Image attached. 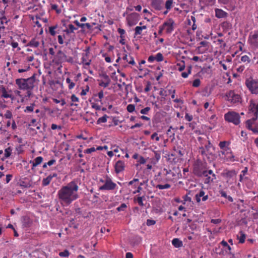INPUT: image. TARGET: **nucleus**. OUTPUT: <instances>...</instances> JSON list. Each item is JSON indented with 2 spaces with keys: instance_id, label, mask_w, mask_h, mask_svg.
Here are the masks:
<instances>
[{
  "instance_id": "3",
  "label": "nucleus",
  "mask_w": 258,
  "mask_h": 258,
  "mask_svg": "<svg viewBox=\"0 0 258 258\" xmlns=\"http://www.w3.org/2000/svg\"><path fill=\"white\" fill-rule=\"evenodd\" d=\"M78 186L74 182H72L66 186V204H70L78 198Z\"/></svg>"
},
{
  "instance_id": "13",
  "label": "nucleus",
  "mask_w": 258,
  "mask_h": 258,
  "mask_svg": "<svg viewBox=\"0 0 258 258\" xmlns=\"http://www.w3.org/2000/svg\"><path fill=\"white\" fill-rule=\"evenodd\" d=\"M49 31L52 36H54L56 33L62 34V32H64V30L62 29L60 25H55V26L49 27Z\"/></svg>"
},
{
  "instance_id": "6",
  "label": "nucleus",
  "mask_w": 258,
  "mask_h": 258,
  "mask_svg": "<svg viewBox=\"0 0 258 258\" xmlns=\"http://www.w3.org/2000/svg\"><path fill=\"white\" fill-rule=\"evenodd\" d=\"M224 98L226 101L232 104H236L241 102V101L240 96L232 90L227 92L224 95Z\"/></svg>"
},
{
  "instance_id": "63",
  "label": "nucleus",
  "mask_w": 258,
  "mask_h": 258,
  "mask_svg": "<svg viewBox=\"0 0 258 258\" xmlns=\"http://www.w3.org/2000/svg\"><path fill=\"white\" fill-rule=\"evenodd\" d=\"M108 147L107 146H98L97 148V150H107Z\"/></svg>"
},
{
  "instance_id": "29",
  "label": "nucleus",
  "mask_w": 258,
  "mask_h": 258,
  "mask_svg": "<svg viewBox=\"0 0 258 258\" xmlns=\"http://www.w3.org/2000/svg\"><path fill=\"white\" fill-rule=\"evenodd\" d=\"M205 195V193L203 190H201L199 193L196 195V199L198 203H200L201 201V198Z\"/></svg>"
},
{
  "instance_id": "44",
  "label": "nucleus",
  "mask_w": 258,
  "mask_h": 258,
  "mask_svg": "<svg viewBox=\"0 0 258 258\" xmlns=\"http://www.w3.org/2000/svg\"><path fill=\"white\" fill-rule=\"evenodd\" d=\"M97 96H98L99 99L97 100V101L100 102L101 104H102V103L101 102V99L103 98V96H104L103 92L102 91H100L98 93Z\"/></svg>"
},
{
  "instance_id": "30",
  "label": "nucleus",
  "mask_w": 258,
  "mask_h": 258,
  "mask_svg": "<svg viewBox=\"0 0 258 258\" xmlns=\"http://www.w3.org/2000/svg\"><path fill=\"white\" fill-rule=\"evenodd\" d=\"M245 235L242 232H240L239 235L237 236V238L239 240V242L243 243L245 241Z\"/></svg>"
},
{
  "instance_id": "47",
  "label": "nucleus",
  "mask_w": 258,
  "mask_h": 258,
  "mask_svg": "<svg viewBox=\"0 0 258 258\" xmlns=\"http://www.w3.org/2000/svg\"><path fill=\"white\" fill-rule=\"evenodd\" d=\"M34 110V105L33 104L31 105L30 106H27L25 109L24 110V111L25 112H32Z\"/></svg>"
},
{
  "instance_id": "15",
  "label": "nucleus",
  "mask_w": 258,
  "mask_h": 258,
  "mask_svg": "<svg viewBox=\"0 0 258 258\" xmlns=\"http://www.w3.org/2000/svg\"><path fill=\"white\" fill-rule=\"evenodd\" d=\"M248 41L253 46H258V34H254L249 37Z\"/></svg>"
},
{
  "instance_id": "16",
  "label": "nucleus",
  "mask_w": 258,
  "mask_h": 258,
  "mask_svg": "<svg viewBox=\"0 0 258 258\" xmlns=\"http://www.w3.org/2000/svg\"><path fill=\"white\" fill-rule=\"evenodd\" d=\"M43 158L41 156L36 157L33 161H30V163L32 164L31 169L33 170L35 167L40 165L43 161Z\"/></svg>"
},
{
  "instance_id": "46",
  "label": "nucleus",
  "mask_w": 258,
  "mask_h": 258,
  "mask_svg": "<svg viewBox=\"0 0 258 258\" xmlns=\"http://www.w3.org/2000/svg\"><path fill=\"white\" fill-rule=\"evenodd\" d=\"M109 84V80L107 79V80L105 82L101 81L99 83V86L103 87H107Z\"/></svg>"
},
{
  "instance_id": "38",
  "label": "nucleus",
  "mask_w": 258,
  "mask_h": 258,
  "mask_svg": "<svg viewBox=\"0 0 258 258\" xmlns=\"http://www.w3.org/2000/svg\"><path fill=\"white\" fill-rule=\"evenodd\" d=\"M173 0H167L165 3V8L167 10H170L172 8Z\"/></svg>"
},
{
  "instance_id": "4",
  "label": "nucleus",
  "mask_w": 258,
  "mask_h": 258,
  "mask_svg": "<svg viewBox=\"0 0 258 258\" xmlns=\"http://www.w3.org/2000/svg\"><path fill=\"white\" fill-rule=\"evenodd\" d=\"M34 80L32 78L27 79H17L16 80V84L21 90H30L34 88Z\"/></svg>"
},
{
  "instance_id": "8",
  "label": "nucleus",
  "mask_w": 258,
  "mask_h": 258,
  "mask_svg": "<svg viewBox=\"0 0 258 258\" xmlns=\"http://www.w3.org/2000/svg\"><path fill=\"white\" fill-rule=\"evenodd\" d=\"M175 25L173 20L170 18L166 20L162 25V26L166 33L171 34L174 29Z\"/></svg>"
},
{
  "instance_id": "53",
  "label": "nucleus",
  "mask_w": 258,
  "mask_h": 258,
  "mask_svg": "<svg viewBox=\"0 0 258 258\" xmlns=\"http://www.w3.org/2000/svg\"><path fill=\"white\" fill-rule=\"evenodd\" d=\"M96 150L94 147H92L89 149H87L84 151L85 153H91L92 152H95Z\"/></svg>"
},
{
  "instance_id": "31",
  "label": "nucleus",
  "mask_w": 258,
  "mask_h": 258,
  "mask_svg": "<svg viewBox=\"0 0 258 258\" xmlns=\"http://www.w3.org/2000/svg\"><path fill=\"white\" fill-rule=\"evenodd\" d=\"M53 101L56 103L59 104L60 106H62L64 104V100L62 98L57 99V98H53Z\"/></svg>"
},
{
  "instance_id": "49",
  "label": "nucleus",
  "mask_w": 258,
  "mask_h": 258,
  "mask_svg": "<svg viewBox=\"0 0 258 258\" xmlns=\"http://www.w3.org/2000/svg\"><path fill=\"white\" fill-rule=\"evenodd\" d=\"M156 221L152 219H148L146 224L148 226H152L155 224Z\"/></svg>"
},
{
  "instance_id": "22",
  "label": "nucleus",
  "mask_w": 258,
  "mask_h": 258,
  "mask_svg": "<svg viewBox=\"0 0 258 258\" xmlns=\"http://www.w3.org/2000/svg\"><path fill=\"white\" fill-rule=\"evenodd\" d=\"M39 45V42L36 39H32L27 44V46L37 47Z\"/></svg>"
},
{
  "instance_id": "33",
  "label": "nucleus",
  "mask_w": 258,
  "mask_h": 258,
  "mask_svg": "<svg viewBox=\"0 0 258 258\" xmlns=\"http://www.w3.org/2000/svg\"><path fill=\"white\" fill-rule=\"evenodd\" d=\"M66 82L69 84L68 87L69 89H72L75 87V83L72 81L70 78H67Z\"/></svg>"
},
{
  "instance_id": "10",
  "label": "nucleus",
  "mask_w": 258,
  "mask_h": 258,
  "mask_svg": "<svg viewBox=\"0 0 258 258\" xmlns=\"http://www.w3.org/2000/svg\"><path fill=\"white\" fill-rule=\"evenodd\" d=\"M246 86L252 94H258V81L249 79L246 81Z\"/></svg>"
},
{
  "instance_id": "34",
  "label": "nucleus",
  "mask_w": 258,
  "mask_h": 258,
  "mask_svg": "<svg viewBox=\"0 0 258 258\" xmlns=\"http://www.w3.org/2000/svg\"><path fill=\"white\" fill-rule=\"evenodd\" d=\"M170 186H171L169 184L166 183L165 184H158L156 187L159 189H164L169 188L170 187Z\"/></svg>"
},
{
  "instance_id": "19",
  "label": "nucleus",
  "mask_w": 258,
  "mask_h": 258,
  "mask_svg": "<svg viewBox=\"0 0 258 258\" xmlns=\"http://www.w3.org/2000/svg\"><path fill=\"white\" fill-rule=\"evenodd\" d=\"M162 0H152V6L157 10H159L161 7Z\"/></svg>"
},
{
  "instance_id": "55",
  "label": "nucleus",
  "mask_w": 258,
  "mask_h": 258,
  "mask_svg": "<svg viewBox=\"0 0 258 258\" xmlns=\"http://www.w3.org/2000/svg\"><path fill=\"white\" fill-rule=\"evenodd\" d=\"M169 94L171 95V98L174 99L175 98V90L173 89H170L168 90Z\"/></svg>"
},
{
  "instance_id": "23",
  "label": "nucleus",
  "mask_w": 258,
  "mask_h": 258,
  "mask_svg": "<svg viewBox=\"0 0 258 258\" xmlns=\"http://www.w3.org/2000/svg\"><path fill=\"white\" fill-rule=\"evenodd\" d=\"M147 29L146 26H137L135 28V35H140L142 33V32L143 30H145Z\"/></svg>"
},
{
  "instance_id": "41",
  "label": "nucleus",
  "mask_w": 258,
  "mask_h": 258,
  "mask_svg": "<svg viewBox=\"0 0 258 258\" xmlns=\"http://www.w3.org/2000/svg\"><path fill=\"white\" fill-rule=\"evenodd\" d=\"M126 109L129 112L131 113L134 111V110H135V106L134 105L131 104L127 106Z\"/></svg>"
},
{
  "instance_id": "60",
  "label": "nucleus",
  "mask_w": 258,
  "mask_h": 258,
  "mask_svg": "<svg viewBox=\"0 0 258 258\" xmlns=\"http://www.w3.org/2000/svg\"><path fill=\"white\" fill-rule=\"evenodd\" d=\"M185 118L187 121H190L192 119V115H190L188 114V113H186V114L185 115Z\"/></svg>"
},
{
  "instance_id": "25",
  "label": "nucleus",
  "mask_w": 258,
  "mask_h": 258,
  "mask_svg": "<svg viewBox=\"0 0 258 258\" xmlns=\"http://www.w3.org/2000/svg\"><path fill=\"white\" fill-rule=\"evenodd\" d=\"M52 178V176L51 175H49L46 178H44L42 180V185L43 186H46L48 185L51 181Z\"/></svg>"
},
{
  "instance_id": "18",
  "label": "nucleus",
  "mask_w": 258,
  "mask_h": 258,
  "mask_svg": "<svg viewBox=\"0 0 258 258\" xmlns=\"http://www.w3.org/2000/svg\"><path fill=\"white\" fill-rule=\"evenodd\" d=\"M215 15L218 18H222L226 17L227 13L221 9H215Z\"/></svg>"
},
{
  "instance_id": "28",
  "label": "nucleus",
  "mask_w": 258,
  "mask_h": 258,
  "mask_svg": "<svg viewBox=\"0 0 258 258\" xmlns=\"http://www.w3.org/2000/svg\"><path fill=\"white\" fill-rule=\"evenodd\" d=\"M108 116L106 114L103 115L102 117H101L98 118V119L97 120V123L98 124L101 123H105L107 121Z\"/></svg>"
},
{
  "instance_id": "21",
  "label": "nucleus",
  "mask_w": 258,
  "mask_h": 258,
  "mask_svg": "<svg viewBox=\"0 0 258 258\" xmlns=\"http://www.w3.org/2000/svg\"><path fill=\"white\" fill-rule=\"evenodd\" d=\"M172 244L176 248L180 247L183 245L182 241L178 238H174L172 240Z\"/></svg>"
},
{
  "instance_id": "52",
  "label": "nucleus",
  "mask_w": 258,
  "mask_h": 258,
  "mask_svg": "<svg viewBox=\"0 0 258 258\" xmlns=\"http://www.w3.org/2000/svg\"><path fill=\"white\" fill-rule=\"evenodd\" d=\"M92 107L97 110H99L101 109V106L99 105H98L95 103H91Z\"/></svg>"
},
{
  "instance_id": "35",
  "label": "nucleus",
  "mask_w": 258,
  "mask_h": 258,
  "mask_svg": "<svg viewBox=\"0 0 258 258\" xmlns=\"http://www.w3.org/2000/svg\"><path fill=\"white\" fill-rule=\"evenodd\" d=\"M155 58H156V60L158 62H160L163 60V56L162 54L160 52H159L155 55Z\"/></svg>"
},
{
  "instance_id": "32",
  "label": "nucleus",
  "mask_w": 258,
  "mask_h": 258,
  "mask_svg": "<svg viewBox=\"0 0 258 258\" xmlns=\"http://www.w3.org/2000/svg\"><path fill=\"white\" fill-rule=\"evenodd\" d=\"M176 66L178 67L177 70L179 72L183 71L185 69V66L184 61H182L180 63H177Z\"/></svg>"
},
{
  "instance_id": "42",
  "label": "nucleus",
  "mask_w": 258,
  "mask_h": 258,
  "mask_svg": "<svg viewBox=\"0 0 258 258\" xmlns=\"http://www.w3.org/2000/svg\"><path fill=\"white\" fill-rule=\"evenodd\" d=\"M208 48L205 47H198L197 48V51L198 53L202 54L205 53L207 50Z\"/></svg>"
},
{
  "instance_id": "64",
  "label": "nucleus",
  "mask_w": 258,
  "mask_h": 258,
  "mask_svg": "<svg viewBox=\"0 0 258 258\" xmlns=\"http://www.w3.org/2000/svg\"><path fill=\"white\" fill-rule=\"evenodd\" d=\"M88 91H89V87H87V88H86V89H83L82 90V91L81 92V95L82 96L85 95Z\"/></svg>"
},
{
  "instance_id": "12",
  "label": "nucleus",
  "mask_w": 258,
  "mask_h": 258,
  "mask_svg": "<svg viewBox=\"0 0 258 258\" xmlns=\"http://www.w3.org/2000/svg\"><path fill=\"white\" fill-rule=\"evenodd\" d=\"M139 21V15L136 13H133L128 15L126 17V21L130 26H134L137 24Z\"/></svg>"
},
{
  "instance_id": "48",
  "label": "nucleus",
  "mask_w": 258,
  "mask_h": 258,
  "mask_svg": "<svg viewBox=\"0 0 258 258\" xmlns=\"http://www.w3.org/2000/svg\"><path fill=\"white\" fill-rule=\"evenodd\" d=\"M137 161L140 164H144L146 163V160L143 157L141 156L139 157Z\"/></svg>"
},
{
  "instance_id": "39",
  "label": "nucleus",
  "mask_w": 258,
  "mask_h": 258,
  "mask_svg": "<svg viewBox=\"0 0 258 258\" xmlns=\"http://www.w3.org/2000/svg\"><path fill=\"white\" fill-rule=\"evenodd\" d=\"M62 65H59L58 64H56L55 66V72L56 74H61L62 73Z\"/></svg>"
},
{
  "instance_id": "45",
  "label": "nucleus",
  "mask_w": 258,
  "mask_h": 258,
  "mask_svg": "<svg viewBox=\"0 0 258 258\" xmlns=\"http://www.w3.org/2000/svg\"><path fill=\"white\" fill-rule=\"evenodd\" d=\"M201 81L200 79H195L192 83V86L194 87H198L200 85Z\"/></svg>"
},
{
  "instance_id": "40",
  "label": "nucleus",
  "mask_w": 258,
  "mask_h": 258,
  "mask_svg": "<svg viewBox=\"0 0 258 258\" xmlns=\"http://www.w3.org/2000/svg\"><path fill=\"white\" fill-rule=\"evenodd\" d=\"M191 74V68L189 67L187 72H183L181 73V76L183 78H187L189 74Z\"/></svg>"
},
{
  "instance_id": "61",
  "label": "nucleus",
  "mask_w": 258,
  "mask_h": 258,
  "mask_svg": "<svg viewBox=\"0 0 258 258\" xmlns=\"http://www.w3.org/2000/svg\"><path fill=\"white\" fill-rule=\"evenodd\" d=\"M72 101L73 102H78L79 101V99L75 95H73L71 96Z\"/></svg>"
},
{
  "instance_id": "51",
  "label": "nucleus",
  "mask_w": 258,
  "mask_h": 258,
  "mask_svg": "<svg viewBox=\"0 0 258 258\" xmlns=\"http://www.w3.org/2000/svg\"><path fill=\"white\" fill-rule=\"evenodd\" d=\"M150 108L149 107H146L141 110V113L142 114H147L148 112L150 111Z\"/></svg>"
},
{
  "instance_id": "58",
  "label": "nucleus",
  "mask_w": 258,
  "mask_h": 258,
  "mask_svg": "<svg viewBox=\"0 0 258 258\" xmlns=\"http://www.w3.org/2000/svg\"><path fill=\"white\" fill-rule=\"evenodd\" d=\"M12 177H13V175L12 174H7L6 175V183H9L11 180Z\"/></svg>"
},
{
  "instance_id": "36",
  "label": "nucleus",
  "mask_w": 258,
  "mask_h": 258,
  "mask_svg": "<svg viewBox=\"0 0 258 258\" xmlns=\"http://www.w3.org/2000/svg\"><path fill=\"white\" fill-rule=\"evenodd\" d=\"M144 199V197L143 196V197H137V198H135V200H136L138 204L141 206H143L144 205V204H143V199Z\"/></svg>"
},
{
  "instance_id": "20",
  "label": "nucleus",
  "mask_w": 258,
  "mask_h": 258,
  "mask_svg": "<svg viewBox=\"0 0 258 258\" xmlns=\"http://www.w3.org/2000/svg\"><path fill=\"white\" fill-rule=\"evenodd\" d=\"M2 97L5 98H13V96L12 94L8 93L5 87L2 88Z\"/></svg>"
},
{
  "instance_id": "37",
  "label": "nucleus",
  "mask_w": 258,
  "mask_h": 258,
  "mask_svg": "<svg viewBox=\"0 0 258 258\" xmlns=\"http://www.w3.org/2000/svg\"><path fill=\"white\" fill-rule=\"evenodd\" d=\"M51 7V9L55 10L57 14H60L61 12V9L59 8L58 6L56 4L52 5Z\"/></svg>"
},
{
  "instance_id": "5",
  "label": "nucleus",
  "mask_w": 258,
  "mask_h": 258,
  "mask_svg": "<svg viewBox=\"0 0 258 258\" xmlns=\"http://www.w3.org/2000/svg\"><path fill=\"white\" fill-rule=\"evenodd\" d=\"M102 185L99 186V189L100 190H111L115 189L116 186L115 183L113 182L111 179L106 176L105 179H100L99 184Z\"/></svg>"
},
{
  "instance_id": "9",
  "label": "nucleus",
  "mask_w": 258,
  "mask_h": 258,
  "mask_svg": "<svg viewBox=\"0 0 258 258\" xmlns=\"http://www.w3.org/2000/svg\"><path fill=\"white\" fill-rule=\"evenodd\" d=\"M220 244L223 246L222 248L220 251H218V248H215V252L221 255H225L228 254V253H230L231 248L226 241L222 240Z\"/></svg>"
},
{
  "instance_id": "57",
  "label": "nucleus",
  "mask_w": 258,
  "mask_h": 258,
  "mask_svg": "<svg viewBox=\"0 0 258 258\" xmlns=\"http://www.w3.org/2000/svg\"><path fill=\"white\" fill-rule=\"evenodd\" d=\"M151 139H155L156 141H159V137H158V134L156 133H154V134H153L152 135Z\"/></svg>"
},
{
  "instance_id": "26",
  "label": "nucleus",
  "mask_w": 258,
  "mask_h": 258,
  "mask_svg": "<svg viewBox=\"0 0 258 258\" xmlns=\"http://www.w3.org/2000/svg\"><path fill=\"white\" fill-rule=\"evenodd\" d=\"M0 116H4L5 118L9 119H11L13 117L12 113L9 110H7L4 115H3L2 113H1Z\"/></svg>"
},
{
  "instance_id": "54",
  "label": "nucleus",
  "mask_w": 258,
  "mask_h": 258,
  "mask_svg": "<svg viewBox=\"0 0 258 258\" xmlns=\"http://www.w3.org/2000/svg\"><path fill=\"white\" fill-rule=\"evenodd\" d=\"M155 158L157 161H159L161 158L160 153L158 151H154Z\"/></svg>"
},
{
  "instance_id": "50",
  "label": "nucleus",
  "mask_w": 258,
  "mask_h": 258,
  "mask_svg": "<svg viewBox=\"0 0 258 258\" xmlns=\"http://www.w3.org/2000/svg\"><path fill=\"white\" fill-rule=\"evenodd\" d=\"M208 44H209V43L207 41H201L200 43V46L199 47H205V48H208V46H209Z\"/></svg>"
},
{
  "instance_id": "2",
  "label": "nucleus",
  "mask_w": 258,
  "mask_h": 258,
  "mask_svg": "<svg viewBox=\"0 0 258 258\" xmlns=\"http://www.w3.org/2000/svg\"><path fill=\"white\" fill-rule=\"evenodd\" d=\"M249 110L254 113V117L246 122V127L255 134H258V124L255 122L258 115V103L253 100L250 101Z\"/></svg>"
},
{
  "instance_id": "62",
  "label": "nucleus",
  "mask_w": 258,
  "mask_h": 258,
  "mask_svg": "<svg viewBox=\"0 0 258 258\" xmlns=\"http://www.w3.org/2000/svg\"><path fill=\"white\" fill-rule=\"evenodd\" d=\"M34 56L33 55H30V56L28 55L26 57V60L28 62L32 61L34 60Z\"/></svg>"
},
{
  "instance_id": "14",
  "label": "nucleus",
  "mask_w": 258,
  "mask_h": 258,
  "mask_svg": "<svg viewBox=\"0 0 258 258\" xmlns=\"http://www.w3.org/2000/svg\"><path fill=\"white\" fill-rule=\"evenodd\" d=\"M115 171L117 174L122 172L125 169V163L121 161H117L114 165Z\"/></svg>"
},
{
  "instance_id": "43",
  "label": "nucleus",
  "mask_w": 258,
  "mask_h": 258,
  "mask_svg": "<svg viewBox=\"0 0 258 258\" xmlns=\"http://www.w3.org/2000/svg\"><path fill=\"white\" fill-rule=\"evenodd\" d=\"M241 60L243 62L249 63L250 62L249 57L246 55H244L241 56Z\"/></svg>"
},
{
  "instance_id": "17",
  "label": "nucleus",
  "mask_w": 258,
  "mask_h": 258,
  "mask_svg": "<svg viewBox=\"0 0 258 258\" xmlns=\"http://www.w3.org/2000/svg\"><path fill=\"white\" fill-rule=\"evenodd\" d=\"M183 200L181 201V203L183 205L186 207L191 206L192 204L191 199L187 195H185L183 197Z\"/></svg>"
},
{
  "instance_id": "1",
  "label": "nucleus",
  "mask_w": 258,
  "mask_h": 258,
  "mask_svg": "<svg viewBox=\"0 0 258 258\" xmlns=\"http://www.w3.org/2000/svg\"><path fill=\"white\" fill-rule=\"evenodd\" d=\"M229 145L230 143L227 141L220 142L219 144L221 150L218 152V156L223 162H233L237 161Z\"/></svg>"
},
{
  "instance_id": "11",
  "label": "nucleus",
  "mask_w": 258,
  "mask_h": 258,
  "mask_svg": "<svg viewBox=\"0 0 258 258\" xmlns=\"http://www.w3.org/2000/svg\"><path fill=\"white\" fill-rule=\"evenodd\" d=\"M202 175L205 177V183H210L212 182L215 179H216V176L215 174L213 173L212 170L204 171L202 173Z\"/></svg>"
},
{
  "instance_id": "24",
  "label": "nucleus",
  "mask_w": 258,
  "mask_h": 258,
  "mask_svg": "<svg viewBox=\"0 0 258 258\" xmlns=\"http://www.w3.org/2000/svg\"><path fill=\"white\" fill-rule=\"evenodd\" d=\"M58 196L60 200H61V204L64 202V186H62L58 192Z\"/></svg>"
},
{
  "instance_id": "7",
  "label": "nucleus",
  "mask_w": 258,
  "mask_h": 258,
  "mask_svg": "<svg viewBox=\"0 0 258 258\" xmlns=\"http://www.w3.org/2000/svg\"><path fill=\"white\" fill-rule=\"evenodd\" d=\"M225 120L232 122L235 125H237L240 123V116L238 113L230 111L226 113L224 115Z\"/></svg>"
},
{
  "instance_id": "27",
  "label": "nucleus",
  "mask_w": 258,
  "mask_h": 258,
  "mask_svg": "<svg viewBox=\"0 0 258 258\" xmlns=\"http://www.w3.org/2000/svg\"><path fill=\"white\" fill-rule=\"evenodd\" d=\"M8 21L7 19V18L5 17H2L0 19V29H5V26L4 24H7Z\"/></svg>"
},
{
  "instance_id": "59",
  "label": "nucleus",
  "mask_w": 258,
  "mask_h": 258,
  "mask_svg": "<svg viewBox=\"0 0 258 258\" xmlns=\"http://www.w3.org/2000/svg\"><path fill=\"white\" fill-rule=\"evenodd\" d=\"M155 60H156V58L154 55H151L148 57V61L150 63L153 62Z\"/></svg>"
},
{
  "instance_id": "56",
  "label": "nucleus",
  "mask_w": 258,
  "mask_h": 258,
  "mask_svg": "<svg viewBox=\"0 0 258 258\" xmlns=\"http://www.w3.org/2000/svg\"><path fill=\"white\" fill-rule=\"evenodd\" d=\"M126 208V205L125 204H122L119 207L117 208L118 211H123Z\"/></svg>"
}]
</instances>
